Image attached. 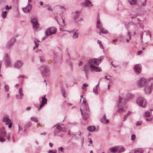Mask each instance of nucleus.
I'll return each instance as SVG.
<instances>
[{
    "label": "nucleus",
    "mask_w": 153,
    "mask_h": 153,
    "mask_svg": "<svg viewBox=\"0 0 153 153\" xmlns=\"http://www.w3.org/2000/svg\"><path fill=\"white\" fill-rule=\"evenodd\" d=\"M104 58L103 56H101L100 58L93 59L89 60L88 63L84 65L83 71L85 72V76L87 77L89 72L90 69L91 71H95L100 72L102 71L100 68L96 66L98 65L101 63V60Z\"/></svg>",
    "instance_id": "f257e3e1"
},
{
    "label": "nucleus",
    "mask_w": 153,
    "mask_h": 153,
    "mask_svg": "<svg viewBox=\"0 0 153 153\" xmlns=\"http://www.w3.org/2000/svg\"><path fill=\"white\" fill-rule=\"evenodd\" d=\"M7 137V138L8 140L10 139V135L9 133L7 134L5 129L4 127L0 128V142H4L6 141L5 138Z\"/></svg>",
    "instance_id": "f03ea898"
},
{
    "label": "nucleus",
    "mask_w": 153,
    "mask_h": 153,
    "mask_svg": "<svg viewBox=\"0 0 153 153\" xmlns=\"http://www.w3.org/2000/svg\"><path fill=\"white\" fill-rule=\"evenodd\" d=\"M119 101L117 104V107L119 108V109L117 111V112L121 113V112L124 111V109L123 108V105L124 103H123V101L124 100H128V99H126L122 94H120L119 96Z\"/></svg>",
    "instance_id": "7ed1b4c3"
},
{
    "label": "nucleus",
    "mask_w": 153,
    "mask_h": 153,
    "mask_svg": "<svg viewBox=\"0 0 153 153\" xmlns=\"http://www.w3.org/2000/svg\"><path fill=\"white\" fill-rule=\"evenodd\" d=\"M84 100H83L82 102L84 104L85 107V109L86 111H82V109L80 108V110L82 113V116L83 119L85 120H86L88 117V112L89 111V108L88 107V104H87L86 101L83 98Z\"/></svg>",
    "instance_id": "20e7f679"
},
{
    "label": "nucleus",
    "mask_w": 153,
    "mask_h": 153,
    "mask_svg": "<svg viewBox=\"0 0 153 153\" xmlns=\"http://www.w3.org/2000/svg\"><path fill=\"white\" fill-rule=\"evenodd\" d=\"M30 22L32 23L33 28L34 30L36 29L39 27V25L38 22L37 17L32 16L31 17Z\"/></svg>",
    "instance_id": "39448f33"
},
{
    "label": "nucleus",
    "mask_w": 153,
    "mask_h": 153,
    "mask_svg": "<svg viewBox=\"0 0 153 153\" xmlns=\"http://www.w3.org/2000/svg\"><path fill=\"white\" fill-rule=\"evenodd\" d=\"M57 31L56 27H52L47 29L45 31V34L46 36H49L54 34Z\"/></svg>",
    "instance_id": "423d86ee"
},
{
    "label": "nucleus",
    "mask_w": 153,
    "mask_h": 153,
    "mask_svg": "<svg viewBox=\"0 0 153 153\" xmlns=\"http://www.w3.org/2000/svg\"><path fill=\"white\" fill-rule=\"evenodd\" d=\"M137 103L140 106L143 107H145L146 105L147 102L143 97H140L137 98L136 100Z\"/></svg>",
    "instance_id": "0eeeda50"
},
{
    "label": "nucleus",
    "mask_w": 153,
    "mask_h": 153,
    "mask_svg": "<svg viewBox=\"0 0 153 153\" xmlns=\"http://www.w3.org/2000/svg\"><path fill=\"white\" fill-rule=\"evenodd\" d=\"M147 80L144 78H141L139 79L137 82V85L139 88L143 87L147 85Z\"/></svg>",
    "instance_id": "6e6552de"
},
{
    "label": "nucleus",
    "mask_w": 153,
    "mask_h": 153,
    "mask_svg": "<svg viewBox=\"0 0 153 153\" xmlns=\"http://www.w3.org/2000/svg\"><path fill=\"white\" fill-rule=\"evenodd\" d=\"M66 129L64 127L63 125H58L57 126L55 130L54 133L55 135L57 134L60 131L65 132Z\"/></svg>",
    "instance_id": "1a4fd4ad"
},
{
    "label": "nucleus",
    "mask_w": 153,
    "mask_h": 153,
    "mask_svg": "<svg viewBox=\"0 0 153 153\" xmlns=\"http://www.w3.org/2000/svg\"><path fill=\"white\" fill-rule=\"evenodd\" d=\"M3 122L5 123L6 125H9L8 127L10 128L12 127V123L11 120L9 119V116L7 115H5L4 116L3 119Z\"/></svg>",
    "instance_id": "9d476101"
},
{
    "label": "nucleus",
    "mask_w": 153,
    "mask_h": 153,
    "mask_svg": "<svg viewBox=\"0 0 153 153\" xmlns=\"http://www.w3.org/2000/svg\"><path fill=\"white\" fill-rule=\"evenodd\" d=\"M152 83L151 82H150V80L149 82L147 83V85L145 87L144 90L145 92L147 94H149L151 92V86H152Z\"/></svg>",
    "instance_id": "9b49d317"
},
{
    "label": "nucleus",
    "mask_w": 153,
    "mask_h": 153,
    "mask_svg": "<svg viewBox=\"0 0 153 153\" xmlns=\"http://www.w3.org/2000/svg\"><path fill=\"white\" fill-rule=\"evenodd\" d=\"M6 65L8 67H10L11 65V63L9 55L6 53L4 58Z\"/></svg>",
    "instance_id": "f8f14e48"
},
{
    "label": "nucleus",
    "mask_w": 153,
    "mask_h": 153,
    "mask_svg": "<svg viewBox=\"0 0 153 153\" xmlns=\"http://www.w3.org/2000/svg\"><path fill=\"white\" fill-rule=\"evenodd\" d=\"M23 65V63L20 60H17L14 63V67L16 68L19 69L21 68Z\"/></svg>",
    "instance_id": "ddd939ff"
},
{
    "label": "nucleus",
    "mask_w": 153,
    "mask_h": 153,
    "mask_svg": "<svg viewBox=\"0 0 153 153\" xmlns=\"http://www.w3.org/2000/svg\"><path fill=\"white\" fill-rule=\"evenodd\" d=\"M134 70L137 74L140 73L141 71V66L140 64H137L135 65L134 68Z\"/></svg>",
    "instance_id": "4468645a"
},
{
    "label": "nucleus",
    "mask_w": 153,
    "mask_h": 153,
    "mask_svg": "<svg viewBox=\"0 0 153 153\" xmlns=\"http://www.w3.org/2000/svg\"><path fill=\"white\" fill-rule=\"evenodd\" d=\"M44 71L42 72V74L45 76H48L49 75L50 70L48 67L44 66L43 67Z\"/></svg>",
    "instance_id": "2eb2a0df"
},
{
    "label": "nucleus",
    "mask_w": 153,
    "mask_h": 153,
    "mask_svg": "<svg viewBox=\"0 0 153 153\" xmlns=\"http://www.w3.org/2000/svg\"><path fill=\"white\" fill-rule=\"evenodd\" d=\"M32 7V5H27L25 7L23 8L22 10L25 13H28L31 11Z\"/></svg>",
    "instance_id": "dca6fc26"
},
{
    "label": "nucleus",
    "mask_w": 153,
    "mask_h": 153,
    "mask_svg": "<svg viewBox=\"0 0 153 153\" xmlns=\"http://www.w3.org/2000/svg\"><path fill=\"white\" fill-rule=\"evenodd\" d=\"M16 41V39H11L7 43L6 47L7 48H10L14 44Z\"/></svg>",
    "instance_id": "f3484780"
},
{
    "label": "nucleus",
    "mask_w": 153,
    "mask_h": 153,
    "mask_svg": "<svg viewBox=\"0 0 153 153\" xmlns=\"http://www.w3.org/2000/svg\"><path fill=\"white\" fill-rule=\"evenodd\" d=\"M143 35H146V36L144 37L145 38H151V32L148 30H146L144 31L142 35L141 36L142 38H143Z\"/></svg>",
    "instance_id": "a211bd4d"
},
{
    "label": "nucleus",
    "mask_w": 153,
    "mask_h": 153,
    "mask_svg": "<svg viewBox=\"0 0 153 153\" xmlns=\"http://www.w3.org/2000/svg\"><path fill=\"white\" fill-rule=\"evenodd\" d=\"M22 92L23 90L22 88H20L19 89V95L17 94L16 95V99H22L23 96Z\"/></svg>",
    "instance_id": "6ab92c4d"
},
{
    "label": "nucleus",
    "mask_w": 153,
    "mask_h": 153,
    "mask_svg": "<svg viewBox=\"0 0 153 153\" xmlns=\"http://www.w3.org/2000/svg\"><path fill=\"white\" fill-rule=\"evenodd\" d=\"M136 28V26L135 25H132L130 26V32H128V34H130V33H131L133 35H135L136 34L135 29Z\"/></svg>",
    "instance_id": "aec40b11"
},
{
    "label": "nucleus",
    "mask_w": 153,
    "mask_h": 153,
    "mask_svg": "<svg viewBox=\"0 0 153 153\" xmlns=\"http://www.w3.org/2000/svg\"><path fill=\"white\" fill-rule=\"evenodd\" d=\"M143 150L142 149H138L131 151L129 153H142Z\"/></svg>",
    "instance_id": "412c9836"
},
{
    "label": "nucleus",
    "mask_w": 153,
    "mask_h": 153,
    "mask_svg": "<svg viewBox=\"0 0 153 153\" xmlns=\"http://www.w3.org/2000/svg\"><path fill=\"white\" fill-rule=\"evenodd\" d=\"M117 153H121L125 151V149L124 147L121 146H117Z\"/></svg>",
    "instance_id": "4be33fe9"
},
{
    "label": "nucleus",
    "mask_w": 153,
    "mask_h": 153,
    "mask_svg": "<svg viewBox=\"0 0 153 153\" xmlns=\"http://www.w3.org/2000/svg\"><path fill=\"white\" fill-rule=\"evenodd\" d=\"M102 23L100 22V19H98L97 23V28L100 30L102 27Z\"/></svg>",
    "instance_id": "5701e85b"
},
{
    "label": "nucleus",
    "mask_w": 153,
    "mask_h": 153,
    "mask_svg": "<svg viewBox=\"0 0 153 153\" xmlns=\"http://www.w3.org/2000/svg\"><path fill=\"white\" fill-rule=\"evenodd\" d=\"M96 129V127L94 126H90L88 127L87 130L90 132H93Z\"/></svg>",
    "instance_id": "b1692460"
},
{
    "label": "nucleus",
    "mask_w": 153,
    "mask_h": 153,
    "mask_svg": "<svg viewBox=\"0 0 153 153\" xmlns=\"http://www.w3.org/2000/svg\"><path fill=\"white\" fill-rule=\"evenodd\" d=\"M30 120L36 123H38L37 126V127H38V125L40 126V124L38 123V120L37 118L35 117H32L30 118Z\"/></svg>",
    "instance_id": "393cba45"
},
{
    "label": "nucleus",
    "mask_w": 153,
    "mask_h": 153,
    "mask_svg": "<svg viewBox=\"0 0 153 153\" xmlns=\"http://www.w3.org/2000/svg\"><path fill=\"white\" fill-rule=\"evenodd\" d=\"M85 4L86 6L87 7L92 6L93 5V4L89 0H85Z\"/></svg>",
    "instance_id": "a878e982"
},
{
    "label": "nucleus",
    "mask_w": 153,
    "mask_h": 153,
    "mask_svg": "<svg viewBox=\"0 0 153 153\" xmlns=\"http://www.w3.org/2000/svg\"><path fill=\"white\" fill-rule=\"evenodd\" d=\"M41 40H39V39H35L34 40V43L35 44V46L36 47H38L39 46V44L37 43V42H39L42 41L43 40V39H40Z\"/></svg>",
    "instance_id": "bb28decb"
},
{
    "label": "nucleus",
    "mask_w": 153,
    "mask_h": 153,
    "mask_svg": "<svg viewBox=\"0 0 153 153\" xmlns=\"http://www.w3.org/2000/svg\"><path fill=\"white\" fill-rule=\"evenodd\" d=\"M146 0H137L139 3L141 4L142 6H145L146 5Z\"/></svg>",
    "instance_id": "cd10ccee"
},
{
    "label": "nucleus",
    "mask_w": 153,
    "mask_h": 153,
    "mask_svg": "<svg viewBox=\"0 0 153 153\" xmlns=\"http://www.w3.org/2000/svg\"><path fill=\"white\" fill-rule=\"evenodd\" d=\"M110 151L112 153H115L116 152H117V146L114 147L110 149Z\"/></svg>",
    "instance_id": "c85d7f7f"
},
{
    "label": "nucleus",
    "mask_w": 153,
    "mask_h": 153,
    "mask_svg": "<svg viewBox=\"0 0 153 153\" xmlns=\"http://www.w3.org/2000/svg\"><path fill=\"white\" fill-rule=\"evenodd\" d=\"M100 32L99 33V34L100 35H101V33H107V31L105 29L103 28L102 27L101 28L100 30Z\"/></svg>",
    "instance_id": "c756f323"
},
{
    "label": "nucleus",
    "mask_w": 153,
    "mask_h": 153,
    "mask_svg": "<svg viewBox=\"0 0 153 153\" xmlns=\"http://www.w3.org/2000/svg\"><path fill=\"white\" fill-rule=\"evenodd\" d=\"M137 0H128V1L129 4L131 5H135Z\"/></svg>",
    "instance_id": "7c9ffc66"
},
{
    "label": "nucleus",
    "mask_w": 153,
    "mask_h": 153,
    "mask_svg": "<svg viewBox=\"0 0 153 153\" xmlns=\"http://www.w3.org/2000/svg\"><path fill=\"white\" fill-rule=\"evenodd\" d=\"M45 95L44 97H42V103H43V104H46L47 101V99L45 98Z\"/></svg>",
    "instance_id": "2f4dec72"
},
{
    "label": "nucleus",
    "mask_w": 153,
    "mask_h": 153,
    "mask_svg": "<svg viewBox=\"0 0 153 153\" xmlns=\"http://www.w3.org/2000/svg\"><path fill=\"white\" fill-rule=\"evenodd\" d=\"M44 7H47L48 10L49 11H52V9L51 8V6H50L48 4H45V6H44Z\"/></svg>",
    "instance_id": "473e14b6"
},
{
    "label": "nucleus",
    "mask_w": 153,
    "mask_h": 153,
    "mask_svg": "<svg viewBox=\"0 0 153 153\" xmlns=\"http://www.w3.org/2000/svg\"><path fill=\"white\" fill-rule=\"evenodd\" d=\"M130 112L129 111L127 114H126L124 115L123 117V121H125L126 120L128 116L130 115Z\"/></svg>",
    "instance_id": "72a5a7b5"
},
{
    "label": "nucleus",
    "mask_w": 153,
    "mask_h": 153,
    "mask_svg": "<svg viewBox=\"0 0 153 153\" xmlns=\"http://www.w3.org/2000/svg\"><path fill=\"white\" fill-rule=\"evenodd\" d=\"M144 116L146 117H149L150 116V113L149 111H146L144 114Z\"/></svg>",
    "instance_id": "f704fd0d"
},
{
    "label": "nucleus",
    "mask_w": 153,
    "mask_h": 153,
    "mask_svg": "<svg viewBox=\"0 0 153 153\" xmlns=\"http://www.w3.org/2000/svg\"><path fill=\"white\" fill-rule=\"evenodd\" d=\"M75 13H77L75 15L74 18V20H76L79 16V15L78 14L79 12H75Z\"/></svg>",
    "instance_id": "c9c22d12"
},
{
    "label": "nucleus",
    "mask_w": 153,
    "mask_h": 153,
    "mask_svg": "<svg viewBox=\"0 0 153 153\" xmlns=\"http://www.w3.org/2000/svg\"><path fill=\"white\" fill-rule=\"evenodd\" d=\"M5 91L6 92H8L9 90V88L8 85H5L4 86Z\"/></svg>",
    "instance_id": "e433bc0d"
},
{
    "label": "nucleus",
    "mask_w": 153,
    "mask_h": 153,
    "mask_svg": "<svg viewBox=\"0 0 153 153\" xmlns=\"http://www.w3.org/2000/svg\"><path fill=\"white\" fill-rule=\"evenodd\" d=\"M7 12L6 11H5L3 12L2 13L1 16L3 18H6L7 16Z\"/></svg>",
    "instance_id": "4c0bfd02"
},
{
    "label": "nucleus",
    "mask_w": 153,
    "mask_h": 153,
    "mask_svg": "<svg viewBox=\"0 0 153 153\" xmlns=\"http://www.w3.org/2000/svg\"><path fill=\"white\" fill-rule=\"evenodd\" d=\"M97 87H95L93 88V91L95 94H98L97 91Z\"/></svg>",
    "instance_id": "58836bf2"
},
{
    "label": "nucleus",
    "mask_w": 153,
    "mask_h": 153,
    "mask_svg": "<svg viewBox=\"0 0 153 153\" xmlns=\"http://www.w3.org/2000/svg\"><path fill=\"white\" fill-rule=\"evenodd\" d=\"M97 43L99 44V45H100V47L101 48H102V49L104 48L102 44V43L101 41H100L99 40H98Z\"/></svg>",
    "instance_id": "ea45409f"
},
{
    "label": "nucleus",
    "mask_w": 153,
    "mask_h": 153,
    "mask_svg": "<svg viewBox=\"0 0 153 153\" xmlns=\"http://www.w3.org/2000/svg\"><path fill=\"white\" fill-rule=\"evenodd\" d=\"M32 123L30 122H28L25 125V128H28L31 126Z\"/></svg>",
    "instance_id": "a19ab883"
},
{
    "label": "nucleus",
    "mask_w": 153,
    "mask_h": 153,
    "mask_svg": "<svg viewBox=\"0 0 153 153\" xmlns=\"http://www.w3.org/2000/svg\"><path fill=\"white\" fill-rule=\"evenodd\" d=\"M142 42L143 44H146L148 42V41L146 40V39H142Z\"/></svg>",
    "instance_id": "79ce46f5"
},
{
    "label": "nucleus",
    "mask_w": 153,
    "mask_h": 153,
    "mask_svg": "<svg viewBox=\"0 0 153 153\" xmlns=\"http://www.w3.org/2000/svg\"><path fill=\"white\" fill-rule=\"evenodd\" d=\"M106 116H105V114H104V116L102 118V119H101V120H100V121H101V122L102 123H103L104 120L106 119Z\"/></svg>",
    "instance_id": "37998d69"
},
{
    "label": "nucleus",
    "mask_w": 153,
    "mask_h": 153,
    "mask_svg": "<svg viewBox=\"0 0 153 153\" xmlns=\"http://www.w3.org/2000/svg\"><path fill=\"white\" fill-rule=\"evenodd\" d=\"M45 59L44 57L42 56L40 57V61L41 62H43L45 61Z\"/></svg>",
    "instance_id": "c03bdc74"
},
{
    "label": "nucleus",
    "mask_w": 153,
    "mask_h": 153,
    "mask_svg": "<svg viewBox=\"0 0 153 153\" xmlns=\"http://www.w3.org/2000/svg\"><path fill=\"white\" fill-rule=\"evenodd\" d=\"M78 34L77 33H75L73 35V37L74 38H75L78 37Z\"/></svg>",
    "instance_id": "a18cd8bd"
},
{
    "label": "nucleus",
    "mask_w": 153,
    "mask_h": 153,
    "mask_svg": "<svg viewBox=\"0 0 153 153\" xmlns=\"http://www.w3.org/2000/svg\"><path fill=\"white\" fill-rule=\"evenodd\" d=\"M45 104H43L42 103L40 105V106L38 107V111H39L41 109V108L43 106H44V105Z\"/></svg>",
    "instance_id": "49530a36"
},
{
    "label": "nucleus",
    "mask_w": 153,
    "mask_h": 153,
    "mask_svg": "<svg viewBox=\"0 0 153 153\" xmlns=\"http://www.w3.org/2000/svg\"><path fill=\"white\" fill-rule=\"evenodd\" d=\"M136 138V136L134 134H133L131 136V140H134Z\"/></svg>",
    "instance_id": "de8ad7c7"
},
{
    "label": "nucleus",
    "mask_w": 153,
    "mask_h": 153,
    "mask_svg": "<svg viewBox=\"0 0 153 153\" xmlns=\"http://www.w3.org/2000/svg\"><path fill=\"white\" fill-rule=\"evenodd\" d=\"M63 148L62 147H61L58 148V150L61 151L63 153L64 152L63 151Z\"/></svg>",
    "instance_id": "09e8293b"
},
{
    "label": "nucleus",
    "mask_w": 153,
    "mask_h": 153,
    "mask_svg": "<svg viewBox=\"0 0 153 153\" xmlns=\"http://www.w3.org/2000/svg\"><path fill=\"white\" fill-rule=\"evenodd\" d=\"M12 7V6H11L9 7L8 5H7L6 7V10H9L10 9H11Z\"/></svg>",
    "instance_id": "8fccbe9b"
},
{
    "label": "nucleus",
    "mask_w": 153,
    "mask_h": 153,
    "mask_svg": "<svg viewBox=\"0 0 153 153\" xmlns=\"http://www.w3.org/2000/svg\"><path fill=\"white\" fill-rule=\"evenodd\" d=\"M88 86V85L86 84H84L82 86V88L83 89H84L85 88L87 87Z\"/></svg>",
    "instance_id": "3c124183"
},
{
    "label": "nucleus",
    "mask_w": 153,
    "mask_h": 153,
    "mask_svg": "<svg viewBox=\"0 0 153 153\" xmlns=\"http://www.w3.org/2000/svg\"><path fill=\"white\" fill-rule=\"evenodd\" d=\"M111 77L110 76H105V79L107 80H110Z\"/></svg>",
    "instance_id": "603ef678"
},
{
    "label": "nucleus",
    "mask_w": 153,
    "mask_h": 153,
    "mask_svg": "<svg viewBox=\"0 0 153 153\" xmlns=\"http://www.w3.org/2000/svg\"><path fill=\"white\" fill-rule=\"evenodd\" d=\"M142 124V122L141 121H138L136 124L137 126H140Z\"/></svg>",
    "instance_id": "864d4df0"
},
{
    "label": "nucleus",
    "mask_w": 153,
    "mask_h": 153,
    "mask_svg": "<svg viewBox=\"0 0 153 153\" xmlns=\"http://www.w3.org/2000/svg\"><path fill=\"white\" fill-rule=\"evenodd\" d=\"M152 120V118H146V120L148 122H150Z\"/></svg>",
    "instance_id": "5fc2aeb1"
},
{
    "label": "nucleus",
    "mask_w": 153,
    "mask_h": 153,
    "mask_svg": "<svg viewBox=\"0 0 153 153\" xmlns=\"http://www.w3.org/2000/svg\"><path fill=\"white\" fill-rule=\"evenodd\" d=\"M142 53V51H138L137 53V54L138 55H139L141 54V53Z\"/></svg>",
    "instance_id": "6e6d98bb"
},
{
    "label": "nucleus",
    "mask_w": 153,
    "mask_h": 153,
    "mask_svg": "<svg viewBox=\"0 0 153 153\" xmlns=\"http://www.w3.org/2000/svg\"><path fill=\"white\" fill-rule=\"evenodd\" d=\"M48 153H56V152L53 151L52 150H50L48 152Z\"/></svg>",
    "instance_id": "4d7b16f0"
},
{
    "label": "nucleus",
    "mask_w": 153,
    "mask_h": 153,
    "mask_svg": "<svg viewBox=\"0 0 153 153\" xmlns=\"http://www.w3.org/2000/svg\"><path fill=\"white\" fill-rule=\"evenodd\" d=\"M40 5H41V6H43V7H44V6H45V4H44V3H43V2H42V1H41L40 2Z\"/></svg>",
    "instance_id": "13d9d810"
},
{
    "label": "nucleus",
    "mask_w": 153,
    "mask_h": 153,
    "mask_svg": "<svg viewBox=\"0 0 153 153\" xmlns=\"http://www.w3.org/2000/svg\"><path fill=\"white\" fill-rule=\"evenodd\" d=\"M54 19L56 20V21H57V23L58 24H59V22L58 21V19H57V16H55L54 17Z\"/></svg>",
    "instance_id": "bf43d9fd"
},
{
    "label": "nucleus",
    "mask_w": 153,
    "mask_h": 153,
    "mask_svg": "<svg viewBox=\"0 0 153 153\" xmlns=\"http://www.w3.org/2000/svg\"><path fill=\"white\" fill-rule=\"evenodd\" d=\"M31 1V0H28V3L27 5H32L31 4H30V3Z\"/></svg>",
    "instance_id": "052dcab7"
},
{
    "label": "nucleus",
    "mask_w": 153,
    "mask_h": 153,
    "mask_svg": "<svg viewBox=\"0 0 153 153\" xmlns=\"http://www.w3.org/2000/svg\"><path fill=\"white\" fill-rule=\"evenodd\" d=\"M76 134H78L79 136H80L81 135V132L80 131H79V132H77Z\"/></svg>",
    "instance_id": "680f3d73"
},
{
    "label": "nucleus",
    "mask_w": 153,
    "mask_h": 153,
    "mask_svg": "<svg viewBox=\"0 0 153 153\" xmlns=\"http://www.w3.org/2000/svg\"><path fill=\"white\" fill-rule=\"evenodd\" d=\"M90 140V141H89V143L91 144L92 143V140H91V138H88Z\"/></svg>",
    "instance_id": "e2e57ef3"
},
{
    "label": "nucleus",
    "mask_w": 153,
    "mask_h": 153,
    "mask_svg": "<svg viewBox=\"0 0 153 153\" xmlns=\"http://www.w3.org/2000/svg\"><path fill=\"white\" fill-rule=\"evenodd\" d=\"M82 62H80L79 63V66H82Z\"/></svg>",
    "instance_id": "0e129e2a"
},
{
    "label": "nucleus",
    "mask_w": 153,
    "mask_h": 153,
    "mask_svg": "<svg viewBox=\"0 0 153 153\" xmlns=\"http://www.w3.org/2000/svg\"><path fill=\"white\" fill-rule=\"evenodd\" d=\"M61 8H63V9H64V11H63V12H65V10H66V9H65V7H62V6H61Z\"/></svg>",
    "instance_id": "69168bd1"
},
{
    "label": "nucleus",
    "mask_w": 153,
    "mask_h": 153,
    "mask_svg": "<svg viewBox=\"0 0 153 153\" xmlns=\"http://www.w3.org/2000/svg\"><path fill=\"white\" fill-rule=\"evenodd\" d=\"M117 41V39H116L115 40H113L112 42L113 43H115V42H116Z\"/></svg>",
    "instance_id": "338daca9"
},
{
    "label": "nucleus",
    "mask_w": 153,
    "mask_h": 153,
    "mask_svg": "<svg viewBox=\"0 0 153 153\" xmlns=\"http://www.w3.org/2000/svg\"><path fill=\"white\" fill-rule=\"evenodd\" d=\"M105 123H108L109 121V120L106 119L105 120Z\"/></svg>",
    "instance_id": "774afa93"
}]
</instances>
